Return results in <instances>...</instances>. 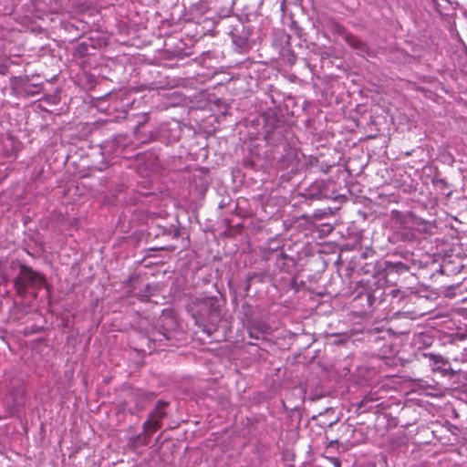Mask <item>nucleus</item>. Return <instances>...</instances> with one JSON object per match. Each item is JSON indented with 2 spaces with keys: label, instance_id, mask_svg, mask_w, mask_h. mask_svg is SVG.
Wrapping results in <instances>:
<instances>
[{
  "label": "nucleus",
  "instance_id": "nucleus-10",
  "mask_svg": "<svg viewBox=\"0 0 467 467\" xmlns=\"http://www.w3.org/2000/svg\"><path fill=\"white\" fill-rule=\"evenodd\" d=\"M152 435H148L146 432L140 433L131 438V443L133 446H145L149 443L150 439Z\"/></svg>",
  "mask_w": 467,
  "mask_h": 467
},
{
  "label": "nucleus",
  "instance_id": "nucleus-13",
  "mask_svg": "<svg viewBox=\"0 0 467 467\" xmlns=\"http://www.w3.org/2000/svg\"><path fill=\"white\" fill-rule=\"evenodd\" d=\"M400 239L404 242H410L415 239V234L408 229H404L400 232Z\"/></svg>",
  "mask_w": 467,
  "mask_h": 467
},
{
  "label": "nucleus",
  "instance_id": "nucleus-15",
  "mask_svg": "<svg viewBox=\"0 0 467 467\" xmlns=\"http://www.w3.org/2000/svg\"><path fill=\"white\" fill-rule=\"evenodd\" d=\"M374 400H375V399H374V398H372L371 396H369V395L365 396V397L361 400V401L359 402V404H358V408L360 409V408H362V407H365L368 403L372 402V401H374Z\"/></svg>",
  "mask_w": 467,
  "mask_h": 467
},
{
  "label": "nucleus",
  "instance_id": "nucleus-6",
  "mask_svg": "<svg viewBox=\"0 0 467 467\" xmlns=\"http://www.w3.org/2000/svg\"><path fill=\"white\" fill-rule=\"evenodd\" d=\"M346 41L354 48H356L358 51L357 55L359 57L368 56V57H375L378 54L370 50L365 43L360 41L358 38H357L354 36L351 35H346L345 36Z\"/></svg>",
  "mask_w": 467,
  "mask_h": 467
},
{
  "label": "nucleus",
  "instance_id": "nucleus-16",
  "mask_svg": "<svg viewBox=\"0 0 467 467\" xmlns=\"http://www.w3.org/2000/svg\"><path fill=\"white\" fill-rule=\"evenodd\" d=\"M148 119L147 116H143V120L140 121L138 125L135 127V133L140 130V128L143 125L144 122H146Z\"/></svg>",
  "mask_w": 467,
  "mask_h": 467
},
{
  "label": "nucleus",
  "instance_id": "nucleus-2",
  "mask_svg": "<svg viewBox=\"0 0 467 467\" xmlns=\"http://www.w3.org/2000/svg\"><path fill=\"white\" fill-rule=\"evenodd\" d=\"M169 406L168 401L158 400L150 412L148 419L142 424V430L148 435H152L157 430L161 428L162 420L168 416L167 408Z\"/></svg>",
  "mask_w": 467,
  "mask_h": 467
},
{
  "label": "nucleus",
  "instance_id": "nucleus-3",
  "mask_svg": "<svg viewBox=\"0 0 467 467\" xmlns=\"http://www.w3.org/2000/svg\"><path fill=\"white\" fill-rule=\"evenodd\" d=\"M193 317L197 319H205L206 317L211 322L217 321L220 317V305L217 297H203L198 299V310L192 314Z\"/></svg>",
  "mask_w": 467,
  "mask_h": 467
},
{
  "label": "nucleus",
  "instance_id": "nucleus-18",
  "mask_svg": "<svg viewBox=\"0 0 467 467\" xmlns=\"http://www.w3.org/2000/svg\"><path fill=\"white\" fill-rule=\"evenodd\" d=\"M252 278H253L252 276H249L246 279V285H245L246 292H248V290L250 289Z\"/></svg>",
  "mask_w": 467,
  "mask_h": 467
},
{
  "label": "nucleus",
  "instance_id": "nucleus-14",
  "mask_svg": "<svg viewBox=\"0 0 467 467\" xmlns=\"http://www.w3.org/2000/svg\"><path fill=\"white\" fill-rule=\"evenodd\" d=\"M151 296V286L147 284L145 285V288H144V291H140V294H139V296L140 298L142 300V301H146L149 299V297Z\"/></svg>",
  "mask_w": 467,
  "mask_h": 467
},
{
  "label": "nucleus",
  "instance_id": "nucleus-8",
  "mask_svg": "<svg viewBox=\"0 0 467 467\" xmlns=\"http://www.w3.org/2000/svg\"><path fill=\"white\" fill-rule=\"evenodd\" d=\"M154 393L138 390L134 396L135 406L139 411L145 410L147 404L152 400Z\"/></svg>",
  "mask_w": 467,
  "mask_h": 467
},
{
  "label": "nucleus",
  "instance_id": "nucleus-9",
  "mask_svg": "<svg viewBox=\"0 0 467 467\" xmlns=\"http://www.w3.org/2000/svg\"><path fill=\"white\" fill-rule=\"evenodd\" d=\"M233 45L237 53L243 54L249 49V42L245 36L232 33Z\"/></svg>",
  "mask_w": 467,
  "mask_h": 467
},
{
  "label": "nucleus",
  "instance_id": "nucleus-4",
  "mask_svg": "<svg viewBox=\"0 0 467 467\" xmlns=\"http://www.w3.org/2000/svg\"><path fill=\"white\" fill-rule=\"evenodd\" d=\"M333 185L331 182H327L324 180L314 182L309 188L307 189L306 196L309 199H331L336 200L337 196L334 190H331L330 187Z\"/></svg>",
  "mask_w": 467,
  "mask_h": 467
},
{
  "label": "nucleus",
  "instance_id": "nucleus-1",
  "mask_svg": "<svg viewBox=\"0 0 467 467\" xmlns=\"http://www.w3.org/2000/svg\"><path fill=\"white\" fill-rule=\"evenodd\" d=\"M45 283L46 280L43 275L26 265H20V270L14 278L16 294L22 298L26 296L28 288L34 290L33 296L36 297L37 290L41 289Z\"/></svg>",
  "mask_w": 467,
  "mask_h": 467
},
{
  "label": "nucleus",
  "instance_id": "nucleus-19",
  "mask_svg": "<svg viewBox=\"0 0 467 467\" xmlns=\"http://www.w3.org/2000/svg\"><path fill=\"white\" fill-rule=\"evenodd\" d=\"M368 300L369 302V305H371V296L369 294H368Z\"/></svg>",
  "mask_w": 467,
  "mask_h": 467
},
{
  "label": "nucleus",
  "instance_id": "nucleus-5",
  "mask_svg": "<svg viewBox=\"0 0 467 467\" xmlns=\"http://www.w3.org/2000/svg\"><path fill=\"white\" fill-rule=\"evenodd\" d=\"M246 327L249 337L257 340L263 338L270 331V327L259 319H248Z\"/></svg>",
  "mask_w": 467,
  "mask_h": 467
},
{
  "label": "nucleus",
  "instance_id": "nucleus-11",
  "mask_svg": "<svg viewBox=\"0 0 467 467\" xmlns=\"http://www.w3.org/2000/svg\"><path fill=\"white\" fill-rule=\"evenodd\" d=\"M423 356L428 358L433 365H445L447 363L446 359L441 355L433 353H423Z\"/></svg>",
  "mask_w": 467,
  "mask_h": 467
},
{
  "label": "nucleus",
  "instance_id": "nucleus-12",
  "mask_svg": "<svg viewBox=\"0 0 467 467\" xmlns=\"http://www.w3.org/2000/svg\"><path fill=\"white\" fill-rule=\"evenodd\" d=\"M333 214L331 208L318 209L313 213L315 219L321 220Z\"/></svg>",
  "mask_w": 467,
  "mask_h": 467
},
{
  "label": "nucleus",
  "instance_id": "nucleus-7",
  "mask_svg": "<svg viewBox=\"0 0 467 467\" xmlns=\"http://www.w3.org/2000/svg\"><path fill=\"white\" fill-rule=\"evenodd\" d=\"M171 335L166 329H158L152 331L149 337V341L154 344L158 343L159 348L169 346V342L171 341Z\"/></svg>",
  "mask_w": 467,
  "mask_h": 467
},
{
  "label": "nucleus",
  "instance_id": "nucleus-17",
  "mask_svg": "<svg viewBox=\"0 0 467 467\" xmlns=\"http://www.w3.org/2000/svg\"><path fill=\"white\" fill-rule=\"evenodd\" d=\"M169 234L172 235L173 238H177L180 234V231L178 229L171 230Z\"/></svg>",
  "mask_w": 467,
  "mask_h": 467
}]
</instances>
